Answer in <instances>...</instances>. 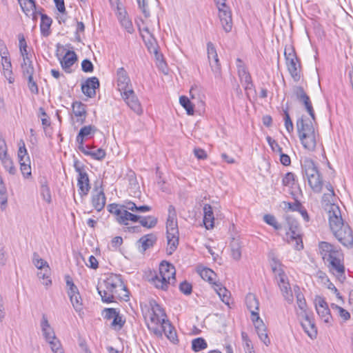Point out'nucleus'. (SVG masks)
Instances as JSON below:
<instances>
[{
	"instance_id": "a211bd4d",
	"label": "nucleus",
	"mask_w": 353,
	"mask_h": 353,
	"mask_svg": "<svg viewBox=\"0 0 353 353\" xmlns=\"http://www.w3.org/2000/svg\"><path fill=\"white\" fill-rule=\"evenodd\" d=\"M219 17L225 32H230L232 28V13L230 8L225 6V8H219Z\"/></svg>"
},
{
	"instance_id": "79ce46f5",
	"label": "nucleus",
	"mask_w": 353,
	"mask_h": 353,
	"mask_svg": "<svg viewBox=\"0 0 353 353\" xmlns=\"http://www.w3.org/2000/svg\"><path fill=\"white\" fill-rule=\"evenodd\" d=\"M179 238V227L177 222H168L166 225V237Z\"/></svg>"
},
{
	"instance_id": "423d86ee",
	"label": "nucleus",
	"mask_w": 353,
	"mask_h": 353,
	"mask_svg": "<svg viewBox=\"0 0 353 353\" xmlns=\"http://www.w3.org/2000/svg\"><path fill=\"white\" fill-rule=\"evenodd\" d=\"M301 163L303 177L307 179L309 185L314 192H320L323 183L316 164L309 158H305Z\"/></svg>"
},
{
	"instance_id": "864d4df0",
	"label": "nucleus",
	"mask_w": 353,
	"mask_h": 353,
	"mask_svg": "<svg viewBox=\"0 0 353 353\" xmlns=\"http://www.w3.org/2000/svg\"><path fill=\"white\" fill-rule=\"evenodd\" d=\"M241 337L243 340V349L245 353H254L255 351L254 350L253 345L252 344L251 340L249 339L247 333L243 332L241 333Z\"/></svg>"
},
{
	"instance_id": "052dcab7",
	"label": "nucleus",
	"mask_w": 353,
	"mask_h": 353,
	"mask_svg": "<svg viewBox=\"0 0 353 353\" xmlns=\"http://www.w3.org/2000/svg\"><path fill=\"white\" fill-rule=\"evenodd\" d=\"M203 221H214L212 208L209 204H205L203 207Z\"/></svg>"
},
{
	"instance_id": "c03bdc74",
	"label": "nucleus",
	"mask_w": 353,
	"mask_h": 353,
	"mask_svg": "<svg viewBox=\"0 0 353 353\" xmlns=\"http://www.w3.org/2000/svg\"><path fill=\"white\" fill-rule=\"evenodd\" d=\"M208 347L207 342L203 338L199 337L192 341V349L194 352H199L206 349Z\"/></svg>"
},
{
	"instance_id": "f257e3e1",
	"label": "nucleus",
	"mask_w": 353,
	"mask_h": 353,
	"mask_svg": "<svg viewBox=\"0 0 353 353\" xmlns=\"http://www.w3.org/2000/svg\"><path fill=\"white\" fill-rule=\"evenodd\" d=\"M145 325L149 331L157 337L163 334L173 343L179 341L175 328L167 318L164 309L154 300H150L141 306Z\"/></svg>"
},
{
	"instance_id": "bb28decb",
	"label": "nucleus",
	"mask_w": 353,
	"mask_h": 353,
	"mask_svg": "<svg viewBox=\"0 0 353 353\" xmlns=\"http://www.w3.org/2000/svg\"><path fill=\"white\" fill-rule=\"evenodd\" d=\"M303 148L308 151H314L316 146V132L307 134L299 136Z\"/></svg>"
},
{
	"instance_id": "c85d7f7f",
	"label": "nucleus",
	"mask_w": 353,
	"mask_h": 353,
	"mask_svg": "<svg viewBox=\"0 0 353 353\" xmlns=\"http://www.w3.org/2000/svg\"><path fill=\"white\" fill-rule=\"evenodd\" d=\"M77 60V57L74 51L68 50L61 60V65L63 69L67 72H70V68Z\"/></svg>"
},
{
	"instance_id": "2eb2a0df",
	"label": "nucleus",
	"mask_w": 353,
	"mask_h": 353,
	"mask_svg": "<svg viewBox=\"0 0 353 353\" xmlns=\"http://www.w3.org/2000/svg\"><path fill=\"white\" fill-rule=\"evenodd\" d=\"M294 94H295L296 99L304 104L307 112L309 113L312 120L314 121L315 114L312 104L309 96L306 94L303 88L301 86H296L294 88Z\"/></svg>"
},
{
	"instance_id": "f704fd0d",
	"label": "nucleus",
	"mask_w": 353,
	"mask_h": 353,
	"mask_svg": "<svg viewBox=\"0 0 353 353\" xmlns=\"http://www.w3.org/2000/svg\"><path fill=\"white\" fill-rule=\"evenodd\" d=\"M231 256L234 260H239L241 256V244L239 236L233 237L230 243Z\"/></svg>"
},
{
	"instance_id": "338daca9",
	"label": "nucleus",
	"mask_w": 353,
	"mask_h": 353,
	"mask_svg": "<svg viewBox=\"0 0 353 353\" xmlns=\"http://www.w3.org/2000/svg\"><path fill=\"white\" fill-rule=\"evenodd\" d=\"M8 157V149L5 139L0 135V160Z\"/></svg>"
},
{
	"instance_id": "58836bf2",
	"label": "nucleus",
	"mask_w": 353,
	"mask_h": 353,
	"mask_svg": "<svg viewBox=\"0 0 353 353\" xmlns=\"http://www.w3.org/2000/svg\"><path fill=\"white\" fill-rule=\"evenodd\" d=\"M32 261L35 267L41 270L40 272H50L51 270L48 262L40 258L37 253H34Z\"/></svg>"
},
{
	"instance_id": "393cba45",
	"label": "nucleus",
	"mask_w": 353,
	"mask_h": 353,
	"mask_svg": "<svg viewBox=\"0 0 353 353\" xmlns=\"http://www.w3.org/2000/svg\"><path fill=\"white\" fill-rule=\"evenodd\" d=\"M214 291L220 297L221 300L227 305L229 307H231V305L233 304V301L231 297V293L226 289L221 283L217 282L212 286Z\"/></svg>"
},
{
	"instance_id": "8fccbe9b",
	"label": "nucleus",
	"mask_w": 353,
	"mask_h": 353,
	"mask_svg": "<svg viewBox=\"0 0 353 353\" xmlns=\"http://www.w3.org/2000/svg\"><path fill=\"white\" fill-rule=\"evenodd\" d=\"M1 163L5 170L9 172V174L14 175L17 172V169L13 165L12 160L8 156L1 159Z\"/></svg>"
},
{
	"instance_id": "39448f33",
	"label": "nucleus",
	"mask_w": 353,
	"mask_h": 353,
	"mask_svg": "<svg viewBox=\"0 0 353 353\" xmlns=\"http://www.w3.org/2000/svg\"><path fill=\"white\" fill-rule=\"evenodd\" d=\"M151 282L157 288L167 290L176 282L175 267L166 261H162L159 264L158 273L152 278Z\"/></svg>"
},
{
	"instance_id": "a878e982",
	"label": "nucleus",
	"mask_w": 353,
	"mask_h": 353,
	"mask_svg": "<svg viewBox=\"0 0 353 353\" xmlns=\"http://www.w3.org/2000/svg\"><path fill=\"white\" fill-rule=\"evenodd\" d=\"M301 323L305 332L308 335L310 338L312 339L316 338L317 328L312 319L305 314L301 320Z\"/></svg>"
},
{
	"instance_id": "72a5a7b5",
	"label": "nucleus",
	"mask_w": 353,
	"mask_h": 353,
	"mask_svg": "<svg viewBox=\"0 0 353 353\" xmlns=\"http://www.w3.org/2000/svg\"><path fill=\"white\" fill-rule=\"evenodd\" d=\"M199 275L204 280L208 281L210 284L212 285V287L214 285V283H216V273L211 269L208 268H202L199 269L198 270Z\"/></svg>"
},
{
	"instance_id": "c756f323",
	"label": "nucleus",
	"mask_w": 353,
	"mask_h": 353,
	"mask_svg": "<svg viewBox=\"0 0 353 353\" xmlns=\"http://www.w3.org/2000/svg\"><path fill=\"white\" fill-rule=\"evenodd\" d=\"M286 239L289 243H293L296 250H301L303 248L302 239L299 233L293 230L291 228L286 232Z\"/></svg>"
},
{
	"instance_id": "4468645a",
	"label": "nucleus",
	"mask_w": 353,
	"mask_h": 353,
	"mask_svg": "<svg viewBox=\"0 0 353 353\" xmlns=\"http://www.w3.org/2000/svg\"><path fill=\"white\" fill-rule=\"evenodd\" d=\"M208 57L215 77H221V64L214 46L212 42L207 44Z\"/></svg>"
},
{
	"instance_id": "dca6fc26",
	"label": "nucleus",
	"mask_w": 353,
	"mask_h": 353,
	"mask_svg": "<svg viewBox=\"0 0 353 353\" xmlns=\"http://www.w3.org/2000/svg\"><path fill=\"white\" fill-rule=\"evenodd\" d=\"M117 85L121 94L127 92L128 90L132 89L130 79L123 67L118 68L117 70Z\"/></svg>"
},
{
	"instance_id": "ea45409f",
	"label": "nucleus",
	"mask_w": 353,
	"mask_h": 353,
	"mask_svg": "<svg viewBox=\"0 0 353 353\" xmlns=\"http://www.w3.org/2000/svg\"><path fill=\"white\" fill-rule=\"evenodd\" d=\"M41 188L40 194L43 199L48 203H50L52 201L50 190L48 185L47 181L45 178L40 181Z\"/></svg>"
},
{
	"instance_id": "4c0bfd02",
	"label": "nucleus",
	"mask_w": 353,
	"mask_h": 353,
	"mask_svg": "<svg viewBox=\"0 0 353 353\" xmlns=\"http://www.w3.org/2000/svg\"><path fill=\"white\" fill-rule=\"evenodd\" d=\"M41 327L42 331L44 335V337L47 341L51 340L54 338H56L55 334L52 328L50 327L48 321L45 316H43L42 322H41Z\"/></svg>"
},
{
	"instance_id": "f3484780",
	"label": "nucleus",
	"mask_w": 353,
	"mask_h": 353,
	"mask_svg": "<svg viewBox=\"0 0 353 353\" xmlns=\"http://www.w3.org/2000/svg\"><path fill=\"white\" fill-rule=\"evenodd\" d=\"M0 54L1 57V64L3 70V74L5 77L8 80L10 83L14 82V79L12 77L13 73L12 70V63L9 57V52L6 47H4L3 50H0Z\"/></svg>"
},
{
	"instance_id": "f8f14e48",
	"label": "nucleus",
	"mask_w": 353,
	"mask_h": 353,
	"mask_svg": "<svg viewBox=\"0 0 353 353\" xmlns=\"http://www.w3.org/2000/svg\"><path fill=\"white\" fill-rule=\"evenodd\" d=\"M250 319L259 339L264 344L268 345L270 343V340L268 337L267 327L263 320L260 318L259 313L252 312V315H250Z\"/></svg>"
},
{
	"instance_id": "603ef678",
	"label": "nucleus",
	"mask_w": 353,
	"mask_h": 353,
	"mask_svg": "<svg viewBox=\"0 0 353 353\" xmlns=\"http://www.w3.org/2000/svg\"><path fill=\"white\" fill-rule=\"evenodd\" d=\"M296 176L294 173L287 172L282 178V184L283 186L292 188L295 184Z\"/></svg>"
},
{
	"instance_id": "2f4dec72",
	"label": "nucleus",
	"mask_w": 353,
	"mask_h": 353,
	"mask_svg": "<svg viewBox=\"0 0 353 353\" xmlns=\"http://www.w3.org/2000/svg\"><path fill=\"white\" fill-rule=\"evenodd\" d=\"M41 16L40 31L42 36L47 37L50 34V26L52 23V19L47 14L39 12Z\"/></svg>"
},
{
	"instance_id": "0eeeda50",
	"label": "nucleus",
	"mask_w": 353,
	"mask_h": 353,
	"mask_svg": "<svg viewBox=\"0 0 353 353\" xmlns=\"http://www.w3.org/2000/svg\"><path fill=\"white\" fill-rule=\"evenodd\" d=\"M330 228L343 245L350 246L353 244V233L347 222H330Z\"/></svg>"
},
{
	"instance_id": "0e129e2a",
	"label": "nucleus",
	"mask_w": 353,
	"mask_h": 353,
	"mask_svg": "<svg viewBox=\"0 0 353 353\" xmlns=\"http://www.w3.org/2000/svg\"><path fill=\"white\" fill-rule=\"evenodd\" d=\"M266 140L273 152L281 153L282 148L279 145L276 141L270 136L266 137Z\"/></svg>"
},
{
	"instance_id": "ddd939ff",
	"label": "nucleus",
	"mask_w": 353,
	"mask_h": 353,
	"mask_svg": "<svg viewBox=\"0 0 353 353\" xmlns=\"http://www.w3.org/2000/svg\"><path fill=\"white\" fill-rule=\"evenodd\" d=\"M323 211L322 212L324 219L328 221H344L339 205L335 203L323 202Z\"/></svg>"
},
{
	"instance_id": "1a4fd4ad",
	"label": "nucleus",
	"mask_w": 353,
	"mask_h": 353,
	"mask_svg": "<svg viewBox=\"0 0 353 353\" xmlns=\"http://www.w3.org/2000/svg\"><path fill=\"white\" fill-rule=\"evenodd\" d=\"M74 168L78 173L77 186L79 187V194L81 196H85L88 194L90 189L88 175L85 170L84 166L79 161H74Z\"/></svg>"
},
{
	"instance_id": "473e14b6",
	"label": "nucleus",
	"mask_w": 353,
	"mask_h": 353,
	"mask_svg": "<svg viewBox=\"0 0 353 353\" xmlns=\"http://www.w3.org/2000/svg\"><path fill=\"white\" fill-rule=\"evenodd\" d=\"M82 153L86 156L91 157L93 159L101 161L105 157V152L101 148H98L96 150H91L88 145H85L83 149H79Z\"/></svg>"
},
{
	"instance_id": "e433bc0d",
	"label": "nucleus",
	"mask_w": 353,
	"mask_h": 353,
	"mask_svg": "<svg viewBox=\"0 0 353 353\" xmlns=\"http://www.w3.org/2000/svg\"><path fill=\"white\" fill-rule=\"evenodd\" d=\"M245 303L250 311L251 315H252V312L259 313V303L256 296L253 294H248L245 298Z\"/></svg>"
},
{
	"instance_id": "49530a36",
	"label": "nucleus",
	"mask_w": 353,
	"mask_h": 353,
	"mask_svg": "<svg viewBox=\"0 0 353 353\" xmlns=\"http://www.w3.org/2000/svg\"><path fill=\"white\" fill-rule=\"evenodd\" d=\"M179 245V238L167 237L166 253L171 255L175 252Z\"/></svg>"
},
{
	"instance_id": "13d9d810",
	"label": "nucleus",
	"mask_w": 353,
	"mask_h": 353,
	"mask_svg": "<svg viewBox=\"0 0 353 353\" xmlns=\"http://www.w3.org/2000/svg\"><path fill=\"white\" fill-rule=\"evenodd\" d=\"M331 307L333 310L337 312L338 315L345 321L348 320L350 318V313L343 307L336 304L332 303Z\"/></svg>"
},
{
	"instance_id": "37998d69",
	"label": "nucleus",
	"mask_w": 353,
	"mask_h": 353,
	"mask_svg": "<svg viewBox=\"0 0 353 353\" xmlns=\"http://www.w3.org/2000/svg\"><path fill=\"white\" fill-rule=\"evenodd\" d=\"M19 5L26 16H30V12L36 9V3L34 0H24Z\"/></svg>"
},
{
	"instance_id": "20e7f679",
	"label": "nucleus",
	"mask_w": 353,
	"mask_h": 353,
	"mask_svg": "<svg viewBox=\"0 0 353 353\" xmlns=\"http://www.w3.org/2000/svg\"><path fill=\"white\" fill-rule=\"evenodd\" d=\"M108 210L116 216L117 221H146V217L139 214L149 212L151 208L148 205L137 206L131 201H125L122 204H109Z\"/></svg>"
},
{
	"instance_id": "7ed1b4c3",
	"label": "nucleus",
	"mask_w": 353,
	"mask_h": 353,
	"mask_svg": "<svg viewBox=\"0 0 353 353\" xmlns=\"http://www.w3.org/2000/svg\"><path fill=\"white\" fill-rule=\"evenodd\" d=\"M319 248L323 259L328 263L329 272L337 279L343 281L345 279V266L342 252L325 241L320 242Z\"/></svg>"
},
{
	"instance_id": "de8ad7c7",
	"label": "nucleus",
	"mask_w": 353,
	"mask_h": 353,
	"mask_svg": "<svg viewBox=\"0 0 353 353\" xmlns=\"http://www.w3.org/2000/svg\"><path fill=\"white\" fill-rule=\"evenodd\" d=\"M21 69L23 76L24 77H32L34 74V69L32 65V62L31 60H28V61H23L21 63Z\"/></svg>"
},
{
	"instance_id": "6e6552de",
	"label": "nucleus",
	"mask_w": 353,
	"mask_h": 353,
	"mask_svg": "<svg viewBox=\"0 0 353 353\" xmlns=\"http://www.w3.org/2000/svg\"><path fill=\"white\" fill-rule=\"evenodd\" d=\"M288 70L295 81L301 79V63L292 46L285 47L284 52Z\"/></svg>"
},
{
	"instance_id": "412c9836",
	"label": "nucleus",
	"mask_w": 353,
	"mask_h": 353,
	"mask_svg": "<svg viewBox=\"0 0 353 353\" xmlns=\"http://www.w3.org/2000/svg\"><path fill=\"white\" fill-rule=\"evenodd\" d=\"M122 98L128 105L135 112L140 114L141 112V106L137 99L133 89L128 90L121 94Z\"/></svg>"
},
{
	"instance_id": "e2e57ef3",
	"label": "nucleus",
	"mask_w": 353,
	"mask_h": 353,
	"mask_svg": "<svg viewBox=\"0 0 353 353\" xmlns=\"http://www.w3.org/2000/svg\"><path fill=\"white\" fill-rule=\"evenodd\" d=\"M283 112H284V121H285V129L289 133H291L294 130L293 123L290 119V117L288 112V110H283Z\"/></svg>"
},
{
	"instance_id": "b1692460",
	"label": "nucleus",
	"mask_w": 353,
	"mask_h": 353,
	"mask_svg": "<svg viewBox=\"0 0 353 353\" xmlns=\"http://www.w3.org/2000/svg\"><path fill=\"white\" fill-rule=\"evenodd\" d=\"M106 198L102 186L96 187L93 191L92 202L96 210L100 211L105 204Z\"/></svg>"
},
{
	"instance_id": "4d7b16f0",
	"label": "nucleus",
	"mask_w": 353,
	"mask_h": 353,
	"mask_svg": "<svg viewBox=\"0 0 353 353\" xmlns=\"http://www.w3.org/2000/svg\"><path fill=\"white\" fill-rule=\"evenodd\" d=\"M271 267L272 272L275 274L276 278L280 277L285 274L283 270V265L280 261L273 260L271 263Z\"/></svg>"
},
{
	"instance_id": "f03ea898",
	"label": "nucleus",
	"mask_w": 353,
	"mask_h": 353,
	"mask_svg": "<svg viewBox=\"0 0 353 353\" xmlns=\"http://www.w3.org/2000/svg\"><path fill=\"white\" fill-rule=\"evenodd\" d=\"M98 292L105 303L128 301L129 293L120 274H109L98 287Z\"/></svg>"
},
{
	"instance_id": "c9c22d12",
	"label": "nucleus",
	"mask_w": 353,
	"mask_h": 353,
	"mask_svg": "<svg viewBox=\"0 0 353 353\" xmlns=\"http://www.w3.org/2000/svg\"><path fill=\"white\" fill-rule=\"evenodd\" d=\"M144 31H145L148 34V37L147 39H145V35H142V37L144 40L145 44L148 50L151 53L157 54V52H158L157 43V41H156L155 38L150 34L148 28H145Z\"/></svg>"
},
{
	"instance_id": "aec40b11",
	"label": "nucleus",
	"mask_w": 353,
	"mask_h": 353,
	"mask_svg": "<svg viewBox=\"0 0 353 353\" xmlns=\"http://www.w3.org/2000/svg\"><path fill=\"white\" fill-rule=\"evenodd\" d=\"M99 81L97 77L88 78L81 85L82 92L88 97L92 98L96 95V90L99 88Z\"/></svg>"
},
{
	"instance_id": "9d476101",
	"label": "nucleus",
	"mask_w": 353,
	"mask_h": 353,
	"mask_svg": "<svg viewBox=\"0 0 353 353\" xmlns=\"http://www.w3.org/2000/svg\"><path fill=\"white\" fill-rule=\"evenodd\" d=\"M65 282L68 287L67 293L70 297V302L77 312L83 310V300L80 296L77 287L74 284L70 276H65Z\"/></svg>"
},
{
	"instance_id": "3c124183",
	"label": "nucleus",
	"mask_w": 353,
	"mask_h": 353,
	"mask_svg": "<svg viewBox=\"0 0 353 353\" xmlns=\"http://www.w3.org/2000/svg\"><path fill=\"white\" fill-rule=\"evenodd\" d=\"M26 162H21L20 164V170L21 174L23 177L26 179H29L32 176L31 173V166H30V158H27L26 159Z\"/></svg>"
},
{
	"instance_id": "cd10ccee",
	"label": "nucleus",
	"mask_w": 353,
	"mask_h": 353,
	"mask_svg": "<svg viewBox=\"0 0 353 353\" xmlns=\"http://www.w3.org/2000/svg\"><path fill=\"white\" fill-rule=\"evenodd\" d=\"M157 241V237L153 234H148L143 236L138 241V248L143 252L148 249L154 246Z\"/></svg>"
},
{
	"instance_id": "680f3d73",
	"label": "nucleus",
	"mask_w": 353,
	"mask_h": 353,
	"mask_svg": "<svg viewBox=\"0 0 353 353\" xmlns=\"http://www.w3.org/2000/svg\"><path fill=\"white\" fill-rule=\"evenodd\" d=\"M236 67H237V71H238V75L239 78H241L248 74L249 72L248 71L245 65H244L243 61L238 58L236 59Z\"/></svg>"
},
{
	"instance_id": "5701e85b",
	"label": "nucleus",
	"mask_w": 353,
	"mask_h": 353,
	"mask_svg": "<svg viewBox=\"0 0 353 353\" xmlns=\"http://www.w3.org/2000/svg\"><path fill=\"white\" fill-rule=\"evenodd\" d=\"M296 125L299 136L315 132L312 121L303 116L297 119Z\"/></svg>"
},
{
	"instance_id": "bf43d9fd",
	"label": "nucleus",
	"mask_w": 353,
	"mask_h": 353,
	"mask_svg": "<svg viewBox=\"0 0 353 353\" xmlns=\"http://www.w3.org/2000/svg\"><path fill=\"white\" fill-rule=\"evenodd\" d=\"M39 279L41 280V283L43 285H44L46 287H49L52 285V280L50 279L51 276V271L50 272H39L37 274Z\"/></svg>"
},
{
	"instance_id": "09e8293b",
	"label": "nucleus",
	"mask_w": 353,
	"mask_h": 353,
	"mask_svg": "<svg viewBox=\"0 0 353 353\" xmlns=\"http://www.w3.org/2000/svg\"><path fill=\"white\" fill-rule=\"evenodd\" d=\"M179 102H180V104L185 108L188 114H189V115L194 114V105L187 97L181 96L179 98Z\"/></svg>"
},
{
	"instance_id": "774afa93",
	"label": "nucleus",
	"mask_w": 353,
	"mask_h": 353,
	"mask_svg": "<svg viewBox=\"0 0 353 353\" xmlns=\"http://www.w3.org/2000/svg\"><path fill=\"white\" fill-rule=\"evenodd\" d=\"M81 69L84 72H92L94 65L89 59H85L81 62Z\"/></svg>"
},
{
	"instance_id": "a19ab883",
	"label": "nucleus",
	"mask_w": 353,
	"mask_h": 353,
	"mask_svg": "<svg viewBox=\"0 0 353 353\" xmlns=\"http://www.w3.org/2000/svg\"><path fill=\"white\" fill-rule=\"evenodd\" d=\"M296 297V304L299 308L303 312L305 313L307 310V303L305 296L302 292H300V289L298 286L294 287Z\"/></svg>"
},
{
	"instance_id": "4be33fe9",
	"label": "nucleus",
	"mask_w": 353,
	"mask_h": 353,
	"mask_svg": "<svg viewBox=\"0 0 353 353\" xmlns=\"http://www.w3.org/2000/svg\"><path fill=\"white\" fill-rule=\"evenodd\" d=\"M97 131V128L92 125H85L81 128L76 137V141L78 143V149H83L84 141L88 138L92 137Z\"/></svg>"
},
{
	"instance_id": "a18cd8bd",
	"label": "nucleus",
	"mask_w": 353,
	"mask_h": 353,
	"mask_svg": "<svg viewBox=\"0 0 353 353\" xmlns=\"http://www.w3.org/2000/svg\"><path fill=\"white\" fill-rule=\"evenodd\" d=\"M19 145V150L17 152L18 159L19 162H26V159L27 158H30L26 148L25 145V142L23 140L21 139L18 143Z\"/></svg>"
},
{
	"instance_id": "6e6d98bb",
	"label": "nucleus",
	"mask_w": 353,
	"mask_h": 353,
	"mask_svg": "<svg viewBox=\"0 0 353 353\" xmlns=\"http://www.w3.org/2000/svg\"><path fill=\"white\" fill-rule=\"evenodd\" d=\"M53 353H64L60 341L56 337L48 341Z\"/></svg>"
},
{
	"instance_id": "69168bd1",
	"label": "nucleus",
	"mask_w": 353,
	"mask_h": 353,
	"mask_svg": "<svg viewBox=\"0 0 353 353\" xmlns=\"http://www.w3.org/2000/svg\"><path fill=\"white\" fill-rule=\"evenodd\" d=\"M327 288L330 290L333 293L336 295L337 299L339 301H340L341 303H343L344 300L343 296L341 295L340 292L337 290V288L335 287V285L330 281L329 279L327 278Z\"/></svg>"
},
{
	"instance_id": "9b49d317",
	"label": "nucleus",
	"mask_w": 353,
	"mask_h": 353,
	"mask_svg": "<svg viewBox=\"0 0 353 353\" xmlns=\"http://www.w3.org/2000/svg\"><path fill=\"white\" fill-rule=\"evenodd\" d=\"M314 305L319 318L326 323H330L332 316L325 299L320 295L315 296Z\"/></svg>"
},
{
	"instance_id": "7c9ffc66",
	"label": "nucleus",
	"mask_w": 353,
	"mask_h": 353,
	"mask_svg": "<svg viewBox=\"0 0 353 353\" xmlns=\"http://www.w3.org/2000/svg\"><path fill=\"white\" fill-rule=\"evenodd\" d=\"M73 113L75 117H79L78 121L83 123L87 116V112L85 110V105L81 101H74L72 104Z\"/></svg>"
},
{
	"instance_id": "5fc2aeb1",
	"label": "nucleus",
	"mask_w": 353,
	"mask_h": 353,
	"mask_svg": "<svg viewBox=\"0 0 353 353\" xmlns=\"http://www.w3.org/2000/svg\"><path fill=\"white\" fill-rule=\"evenodd\" d=\"M141 225L133 227H127L125 232H141V226L146 228H152L154 227L156 222H140Z\"/></svg>"
},
{
	"instance_id": "6ab92c4d",
	"label": "nucleus",
	"mask_w": 353,
	"mask_h": 353,
	"mask_svg": "<svg viewBox=\"0 0 353 353\" xmlns=\"http://www.w3.org/2000/svg\"><path fill=\"white\" fill-rule=\"evenodd\" d=\"M276 279L283 296L288 303H292L294 296L288 276L285 274L276 278Z\"/></svg>"
}]
</instances>
